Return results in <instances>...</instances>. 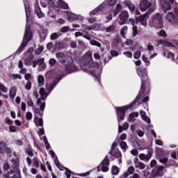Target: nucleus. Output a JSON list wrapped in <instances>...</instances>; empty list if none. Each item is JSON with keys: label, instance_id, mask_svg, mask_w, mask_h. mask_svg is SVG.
<instances>
[{"label": "nucleus", "instance_id": "obj_17", "mask_svg": "<svg viewBox=\"0 0 178 178\" xmlns=\"http://www.w3.org/2000/svg\"><path fill=\"white\" fill-rule=\"evenodd\" d=\"M16 92H17V88L16 86H12L10 88L9 95L10 98L11 99H15V97H16Z\"/></svg>", "mask_w": 178, "mask_h": 178}, {"label": "nucleus", "instance_id": "obj_40", "mask_svg": "<svg viewBox=\"0 0 178 178\" xmlns=\"http://www.w3.org/2000/svg\"><path fill=\"white\" fill-rule=\"evenodd\" d=\"M0 91L2 92H8V88L2 83H0Z\"/></svg>", "mask_w": 178, "mask_h": 178}, {"label": "nucleus", "instance_id": "obj_41", "mask_svg": "<svg viewBox=\"0 0 178 178\" xmlns=\"http://www.w3.org/2000/svg\"><path fill=\"white\" fill-rule=\"evenodd\" d=\"M127 29H128L127 26H124L120 31V34L123 38H126L125 31H127Z\"/></svg>", "mask_w": 178, "mask_h": 178}, {"label": "nucleus", "instance_id": "obj_46", "mask_svg": "<svg viewBox=\"0 0 178 178\" xmlns=\"http://www.w3.org/2000/svg\"><path fill=\"white\" fill-rule=\"evenodd\" d=\"M132 34H133V37H136V35H137V34H138V29L137 26H134L133 27Z\"/></svg>", "mask_w": 178, "mask_h": 178}, {"label": "nucleus", "instance_id": "obj_3", "mask_svg": "<svg viewBox=\"0 0 178 178\" xmlns=\"http://www.w3.org/2000/svg\"><path fill=\"white\" fill-rule=\"evenodd\" d=\"M140 101V99H137V96L136 99L129 104L124 106L117 107L116 108V113L117 118L118 120V123L124 120V118H126V111H129V109H131L137 102Z\"/></svg>", "mask_w": 178, "mask_h": 178}, {"label": "nucleus", "instance_id": "obj_10", "mask_svg": "<svg viewBox=\"0 0 178 178\" xmlns=\"http://www.w3.org/2000/svg\"><path fill=\"white\" fill-rule=\"evenodd\" d=\"M152 154H154V149L149 147L147 149V154L145 155L144 154H140L139 155V159H140V161H146L147 162H148V161L151 159Z\"/></svg>", "mask_w": 178, "mask_h": 178}, {"label": "nucleus", "instance_id": "obj_18", "mask_svg": "<svg viewBox=\"0 0 178 178\" xmlns=\"http://www.w3.org/2000/svg\"><path fill=\"white\" fill-rule=\"evenodd\" d=\"M34 123L35 126H39L40 127H44V121L42 118H38V117H35Z\"/></svg>", "mask_w": 178, "mask_h": 178}, {"label": "nucleus", "instance_id": "obj_59", "mask_svg": "<svg viewBox=\"0 0 178 178\" xmlns=\"http://www.w3.org/2000/svg\"><path fill=\"white\" fill-rule=\"evenodd\" d=\"M38 133L39 137H41V136H44V134H45V131L44 130V127H42V129H39V131Z\"/></svg>", "mask_w": 178, "mask_h": 178}, {"label": "nucleus", "instance_id": "obj_14", "mask_svg": "<svg viewBox=\"0 0 178 178\" xmlns=\"http://www.w3.org/2000/svg\"><path fill=\"white\" fill-rule=\"evenodd\" d=\"M125 5L129 8L131 13H134V12H136V6L131 1L126 0Z\"/></svg>", "mask_w": 178, "mask_h": 178}, {"label": "nucleus", "instance_id": "obj_55", "mask_svg": "<svg viewBox=\"0 0 178 178\" xmlns=\"http://www.w3.org/2000/svg\"><path fill=\"white\" fill-rule=\"evenodd\" d=\"M65 175L67 178H70L72 177V172L69 170V168H65Z\"/></svg>", "mask_w": 178, "mask_h": 178}, {"label": "nucleus", "instance_id": "obj_56", "mask_svg": "<svg viewBox=\"0 0 178 178\" xmlns=\"http://www.w3.org/2000/svg\"><path fill=\"white\" fill-rule=\"evenodd\" d=\"M4 152H6V154L9 155L10 156H12V150L10 149V147H6V149H4Z\"/></svg>", "mask_w": 178, "mask_h": 178}, {"label": "nucleus", "instance_id": "obj_53", "mask_svg": "<svg viewBox=\"0 0 178 178\" xmlns=\"http://www.w3.org/2000/svg\"><path fill=\"white\" fill-rule=\"evenodd\" d=\"M3 169L6 172V170H9V169H10V165H9L8 163H5L3 165Z\"/></svg>", "mask_w": 178, "mask_h": 178}, {"label": "nucleus", "instance_id": "obj_29", "mask_svg": "<svg viewBox=\"0 0 178 178\" xmlns=\"http://www.w3.org/2000/svg\"><path fill=\"white\" fill-rule=\"evenodd\" d=\"M6 148V143L1 142L0 143V154H3V152H5Z\"/></svg>", "mask_w": 178, "mask_h": 178}, {"label": "nucleus", "instance_id": "obj_27", "mask_svg": "<svg viewBox=\"0 0 178 178\" xmlns=\"http://www.w3.org/2000/svg\"><path fill=\"white\" fill-rule=\"evenodd\" d=\"M102 165H106V166H109L110 165V161H109V157L108 156H106L104 159V160L101 163Z\"/></svg>", "mask_w": 178, "mask_h": 178}, {"label": "nucleus", "instance_id": "obj_48", "mask_svg": "<svg viewBox=\"0 0 178 178\" xmlns=\"http://www.w3.org/2000/svg\"><path fill=\"white\" fill-rule=\"evenodd\" d=\"M167 58L168 59H172V60H175V54L170 51H169L167 54Z\"/></svg>", "mask_w": 178, "mask_h": 178}, {"label": "nucleus", "instance_id": "obj_16", "mask_svg": "<svg viewBox=\"0 0 178 178\" xmlns=\"http://www.w3.org/2000/svg\"><path fill=\"white\" fill-rule=\"evenodd\" d=\"M109 154L111 155V156H114L115 158H120V159H122V153L118 149L111 150L109 152Z\"/></svg>", "mask_w": 178, "mask_h": 178}, {"label": "nucleus", "instance_id": "obj_50", "mask_svg": "<svg viewBox=\"0 0 178 178\" xmlns=\"http://www.w3.org/2000/svg\"><path fill=\"white\" fill-rule=\"evenodd\" d=\"M70 28L69 26H63L61 29H60V32L61 33H67V31H70Z\"/></svg>", "mask_w": 178, "mask_h": 178}, {"label": "nucleus", "instance_id": "obj_19", "mask_svg": "<svg viewBox=\"0 0 178 178\" xmlns=\"http://www.w3.org/2000/svg\"><path fill=\"white\" fill-rule=\"evenodd\" d=\"M39 94L41 95L42 101H45V99H47V97H48V93L45 92V88H40L39 90Z\"/></svg>", "mask_w": 178, "mask_h": 178}, {"label": "nucleus", "instance_id": "obj_13", "mask_svg": "<svg viewBox=\"0 0 178 178\" xmlns=\"http://www.w3.org/2000/svg\"><path fill=\"white\" fill-rule=\"evenodd\" d=\"M167 19L170 23H177V18L173 13H168L167 15Z\"/></svg>", "mask_w": 178, "mask_h": 178}, {"label": "nucleus", "instance_id": "obj_45", "mask_svg": "<svg viewBox=\"0 0 178 178\" xmlns=\"http://www.w3.org/2000/svg\"><path fill=\"white\" fill-rule=\"evenodd\" d=\"M116 2H118V0H110L107 5L108 6H115L116 5Z\"/></svg>", "mask_w": 178, "mask_h": 178}, {"label": "nucleus", "instance_id": "obj_37", "mask_svg": "<svg viewBox=\"0 0 178 178\" xmlns=\"http://www.w3.org/2000/svg\"><path fill=\"white\" fill-rule=\"evenodd\" d=\"M58 8H60L61 9H69V5L62 0Z\"/></svg>", "mask_w": 178, "mask_h": 178}, {"label": "nucleus", "instance_id": "obj_8", "mask_svg": "<svg viewBox=\"0 0 178 178\" xmlns=\"http://www.w3.org/2000/svg\"><path fill=\"white\" fill-rule=\"evenodd\" d=\"M164 169L165 167L163 165L154 167L152 170L150 178L162 177Z\"/></svg>", "mask_w": 178, "mask_h": 178}, {"label": "nucleus", "instance_id": "obj_12", "mask_svg": "<svg viewBox=\"0 0 178 178\" xmlns=\"http://www.w3.org/2000/svg\"><path fill=\"white\" fill-rule=\"evenodd\" d=\"M151 6V3L148 0H141L140 3V10L141 12H145Z\"/></svg>", "mask_w": 178, "mask_h": 178}, {"label": "nucleus", "instance_id": "obj_64", "mask_svg": "<svg viewBox=\"0 0 178 178\" xmlns=\"http://www.w3.org/2000/svg\"><path fill=\"white\" fill-rule=\"evenodd\" d=\"M47 48L49 51H51L54 48V43L52 42H49L47 44Z\"/></svg>", "mask_w": 178, "mask_h": 178}, {"label": "nucleus", "instance_id": "obj_15", "mask_svg": "<svg viewBox=\"0 0 178 178\" xmlns=\"http://www.w3.org/2000/svg\"><path fill=\"white\" fill-rule=\"evenodd\" d=\"M67 15L69 22H74V20H79V16L72 12H67Z\"/></svg>", "mask_w": 178, "mask_h": 178}, {"label": "nucleus", "instance_id": "obj_62", "mask_svg": "<svg viewBox=\"0 0 178 178\" xmlns=\"http://www.w3.org/2000/svg\"><path fill=\"white\" fill-rule=\"evenodd\" d=\"M171 158L172 159H175V161H177V153L176 152L173 151L171 153Z\"/></svg>", "mask_w": 178, "mask_h": 178}, {"label": "nucleus", "instance_id": "obj_30", "mask_svg": "<svg viewBox=\"0 0 178 178\" xmlns=\"http://www.w3.org/2000/svg\"><path fill=\"white\" fill-rule=\"evenodd\" d=\"M42 51H44V46H39V47L35 50V55H41Z\"/></svg>", "mask_w": 178, "mask_h": 178}, {"label": "nucleus", "instance_id": "obj_25", "mask_svg": "<svg viewBox=\"0 0 178 178\" xmlns=\"http://www.w3.org/2000/svg\"><path fill=\"white\" fill-rule=\"evenodd\" d=\"M44 81H45V79H44V76L38 75V83L39 84V87H42V86H44Z\"/></svg>", "mask_w": 178, "mask_h": 178}, {"label": "nucleus", "instance_id": "obj_26", "mask_svg": "<svg viewBox=\"0 0 178 178\" xmlns=\"http://www.w3.org/2000/svg\"><path fill=\"white\" fill-rule=\"evenodd\" d=\"M63 0H50V2L55 6V8H59Z\"/></svg>", "mask_w": 178, "mask_h": 178}, {"label": "nucleus", "instance_id": "obj_21", "mask_svg": "<svg viewBox=\"0 0 178 178\" xmlns=\"http://www.w3.org/2000/svg\"><path fill=\"white\" fill-rule=\"evenodd\" d=\"M159 43L161 44V45H163V47H172V48H175V44L167 40H161L159 41Z\"/></svg>", "mask_w": 178, "mask_h": 178}, {"label": "nucleus", "instance_id": "obj_22", "mask_svg": "<svg viewBox=\"0 0 178 178\" xmlns=\"http://www.w3.org/2000/svg\"><path fill=\"white\" fill-rule=\"evenodd\" d=\"M102 10V7L98 6L90 13V16H95V15H99V13Z\"/></svg>", "mask_w": 178, "mask_h": 178}, {"label": "nucleus", "instance_id": "obj_63", "mask_svg": "<svg viewBox=\"0 0 178 178\" xmlns=\"http://www.w3.org/2000/svg\"><path fill=\"white\" fill-rule=\"evenodd\" d=\"M166 31L165 30H161L159 31V36L160 37H167Z\"/></svg>", "mask_w": 178, "mask_h": 178}, {"label": "nucleus", "instance_id": "obj_6", "mask_svg": "<svg viewBox=\"0 0 178 178\" xmlns=\"http://www.w3.org/2000/svg\"><path fill=\"white\" fill-rule=\"evenodd\" d=\"M152 24L154 26V27H156V29L163 28V19L161 13H157L153 16L152 19Z\"/></svg>", "mask_w": 178, "mask_h": 178}, {"label": "nucleus", "instance_id": "obj_7", "mask_svg": "<svg viewBox=\"0 0 178 178\" xmlns=\"http://www.w3.org/2000/svg\"><path fill=\"white\" fill-rule=\"evenodd\" d=\"M154 13V9L149 8L148 11L143 16L136 17V23H140L144 27H147V19Z\"/></svg>", "mask_w": 178, "mask_h": 178}, {"label": "nucleus", "instance_id": "obj_39", "mask_svg": "<svg viewBox=\"0 0 178 178\" xmlns=\"http://www.w3.org/2000/svg\"><path fill=\"white\" fill-rule=\"evenodd\" d=\"M56 56L58 59H65V58H67V57L65 58V53H63V52L56 53Z\"/></svg>", "mask_w": 178, "mask_h": 178}, {"label": "nucleus", "instance_id": "obj_4", "mask_svg": "<svg viewBox=\"0 0 178 178\" xmlns=\"http://www.w3.org/2000/svg\"><path fill=\"white\" fill-rule=\"evenodd\" d=\"M60 63L61 65H65V72L68 74L73 73V72H77V66L73 64V58L72 57H66L65 58L60 59Z\"/></svg>", "mask_w": 178, "mask_h": 178}, {"label": "nucleus", "instance_id": "obj_49", "mask_svg": "<svg viewBox=\"0 0 178 178\" xmlns=\"http://www.w3.org/2000/svg\"><path fill=\"white\" fill-rule=\"evenodd\" d=\"M134 57L135 59H140V58L141 57V52L136 51L134 54Z\"/></svg>", "mask_w": 178, "mask_h": 178}, {"label": "nucleus", "instance_id": "obj_44", "mask_svg": "<svg viewBox=\"0 0 178 178\" xmlns=\"http://www.w3.org/2000/svg\"><path fill=\"white\" fill-rule=\"evenodd\" d=\"M115 29V25H111L108 27L106 28V33H111V31H113Z\"/></svg>", "mask_w": 178, "mask_h": 178}, {"label": "nucleus", "instance_id": "obj_28", "mask_svg": "<svg viewBox=\"0 0 178 178\" xmlns=\"http://www.w3.org/2000/svg\"><path fill=\"white\" fill-rule=\"evenodd\" d=\"M62 48H63V42H57L54 45L55 51H59V50L62 49Z\"/></svg>", "mask_w": 178, "mask_h": 178}, {"label": "nucleus", "instance_id": "obj_33", "mask_svg": "<svg viewBox=\"0 0 178 178\" xmlns=\"http://www.w3.org/2000/svg\"><path fill=\"white\" fill-rule=\"evenodd\" d=\"M116 175H119V168L118 166H113L112 175L116 176Z\"/></svg>", "mask_w": 178, "mask_h": 178}, {"label": "nucleus", "instance_id": "obj_58", "mask_svg": "<svg viewBox=\"0 0 178 178\" xmlns=\"http://www.w3.org/2000/svg\"><path fill=\"white\" fill-rule=\"evenodd\" d=\"M27 105L28 106H31V108H33V106H34V102H33V99H28Z\"/></svg>", "mask_w": 178, "mask_h": 178}, {"label": "nucleus", "instance_id": "obj_60", "mask_svg": "<svg viewBox=\"0 0 178 178\" xmlns=\"http://www.w3.org/2000/svg\"><path fill=\"white\" fill-rule=\"evenodd\" d=\"M13 177L15 178H22V174H20V171L19 170H17L16 174H15Z\"/></svg>", "mask_w": 178, "mask_h": 178}, {"label": "nucleus", "instance_id": "obj_31", "mask_svg": "<svg viewBox=\"0 0 178 178\" xmlns=\"http://www.w3.org/2000/svg\"><path fill=\"white\" fill-rule=\"evenodd\" d=\"M25 12H26V22H29V18L31 16V11L30 10V7H26L25 6Z\"/></svg>", "mask_w": 178, "mask_h": 178}, {"label": "nucleus", "instance_id": "obj_54", "mask_svg": "<svg viewBox=\"0 0 178 178\" xmlns=\"http://www.w3.org/2000/svg\"><path fill=\"white\" fill-rule=\"evenodd\" d=\"M49 65H50V66H54V65H56V60H55V58H51L49 60Z\"/></svg>", "mask_w": 178, "mask_h": 178}, {"label": "nucleus", "instance_id": "obj_23", "mask_svg": "<svg viewBox=\"0 0 178 178\" xmlns=\"http://www.w3.org/2000/svg\"><path fill=\"white\" fill-rule=\"evenodd\" d=\"M120 10H122V5L118 3L117 4L115 10H113V16L116 17V16H118V15H119V13H120Z\"/></svg>", "mask_w": 178, "mask_h": 178}, {"label": "nucleus", "instance_id": "obj_42", "mask_svg": "<svg viewBox=\"0 0 178 178\" xmlns=\"http://www.w3.org/2000/svg\"><path fill=\"white\" fill-rule=\"evenodd\" d=\"M90 44L91 45H95V47H98L99 48H101L102 47L101 43L97 40H91Z\"/></svg>", "mask_w": 178, "mask_h": 178}, {"label": "nucleus", "instance_id": "obj_43", "mask_svg": "<svg viewBox=\"0 0 178 178\" xmlns=\"http://www.w3.org/2000/svg\"><path fill=\"white\" fill-rule=\"evenodd\" d=\"M135 168H136V169H145V164L140 162L138 165H135Z\"/></svg>", "mask_w": 178, "mask_h": 178}, {"label": "nucleus", "instance_id": "obj_1", "mask_svg": "<svg viewBox=\"0 0 178 178\" xmlns=\"http://www.w3.org/2000/svg\"><path fill=\"white\" fill-rule=\"evenodd\" d=\"M137 74L141 80L140 90L137 95V99H140L145 91L147 95L149 94V91H151V82H149L147 69L139 67L137 69Z\"/></svg>", "mask_w": 178, "mask_h": 178}, {"label": "nucleus", "instance_id": "obj_34", "mask_svg": "<svg viewBox=\"0 0 178 178\" xmlns=\"http://www.w3.org/2000/svg\"><path fill=\"white\" fill-rule=\"evenodd\" d=\"M120 147L123 149L124 151H126L129 147H127V143L125 141H121L120 143Z\"/></svg>", "mask_w": 178, "mask_h": 178}, {"label": "nucleus", "instance_id": "obj_38", "mask_svg": "<svg viewBox=\"0 0 178 178\" xmlns=\"http://www.w3.org/2000/svg\"><path fill=\"white\" fill-rule=\"evenodd\" d=\"M47 32L45 31L40 32V38L41 41H45V39L47 38Z\"/></svg>", "mask_w": 178, "mask_h": 178}, {"label": "nucleus", "instance_id": "obj_51", "mask_svg": "<svg viewBox=\"0 0 178 178\" xmlns=\"http://www.w3.org/2000/svg\"><path fill=\"white\" fill-rule=\"evenodd\" d=\"M12 79L13 80H16L17 79H22V75L19 74H12Z\"/></svg>", "mask_w": 178, "mask_h": 178}, {"label": "nucleus", "instance_id": "obj_52", "mask_svg": "<svg viewBox=\"0 0 178 178\" xmlns=\"http://www.w3.org/2000/svg\"><path fill=\"white\" fill-rule=\"evenodd\" d=\"M58 37H59V35H58V33H53L50 35V39L51 40H56L58 38Z\"/></svg>", "mask_w": 178, "mask_h": 178}, {"label": "nucleus", "instance_id": "obj_20", "mask_svg": "<svg viewBox=\"0 0 178 178\" xmlns=\"http://www.w3.org/2000/svg\"><path fill=\"white\" fill-rule=\"evenodd\" d=\"M35 12L39 19L44 17V14L42 11H41V8H40L39 6H37L36 7H35Z\"/></svg>", "mask_w": 178, "mask_h": 178}, {"label": "nucleus", "instance_id": "obj_61", "mask_svg": "<svg viewBox=\"0 0 178 178\" xmlns=\"http://www.w3.org/2000/svg\"><path fill=\"white\" fill-rule=\"evenodd\" d=\"M34 112L36 115H39L41 118H42V113H41V111H40V108H34Z\"/></svg>", "mask_w": 178, "mask_h": 178}, {"label": "nucleus", "instance_id": "obj_36", "mask_svg": "<svg viewBox=\"0 0 178 178\" xmlns=\"http://www.w3.org/2000/svg\"><path fill=\"white\" fill-rule=\"evenodd\" d=\"M25 154H26V155H29V156H34L33 149H31V147H29L25 150Z\"/></svg>", "mask_w": 178, "mask_h": 178}, {"label": "nucleus", "instance_id": "obj_11", "mask_svg": "<svg viewBox=\"0 0 178 178\" xmlns=\"http://www.w3.org/2000/svg\"><path fill=\"white\" fill-rule=\"evenodd\" d=\"M120 19L122 22H119L120 26H123L129 19V13L127 10H123L120 14Z\"/></svg>", "mask_w": 178, "mask_h": 178}, {"label": "nucleus", "instance_id": "obj_2", "mask_svg": "<svg viewBox=\"0 0 178 178\" xmlns=\"http://www.w3.org/2000/svg\"><path fill=\"white\" fill-rule=\"evenodd\" d=\"M33 40V31H31V26L30 24H26L25 33L21 43V45L17 50V54H21L24 50V48L29 45L30 41Z\"/></svg>", "mask_w": 178, "mask_h": 178}, {"label": "nucleus", "instance_id": "obj_32", "mask_svg": "<svg viewBox=\"0 0 178 178\" xmlns=\"http://www.w3.org/2000/svg\"><path fill=\"white\" fill-rule=\"evenodd\" d=\"M60 80V79H58V80L57 79H55L54 81V82L52 83V84L50 85V87H49V90L50 91H52V90H54V88H55V87L56 86V84H58V83H59V81Z\"/></svg>", "mask_w": 178, "mask_h": 178}, {"label": "nucleus", "instance_id": "obj_47", "mask_svg": "<svg viewBox=\"0 0 178 178\" xmlns=\"http://www.w3.org/2000/svg\"><path fill=\"white\" fill-rule=\"evenodd\" d=\"M175 163H176V161H175L174 160H170L168 163H166L165 164L166 168H169V166H173Z\"/></svg>", "mask_w": 178, "mask_h": 178}, {"label": "nucleus", "instance_id": "obj_9", "mask_svg": "<svg viewBox=\"0 0 178 178\" xmlns=\"http://www.w3.org/2000/svg\"><path fill=\"white\" fill-rule=\"evenodd\" d=\"M45 59L44 58L39 60H35L33 62V67H37V65H39V67L41 70H45L47 69V64L44 62Z\"/></svg>", "mask_w": 178, "mask_h": 178}, {"label": "nucleus", "instance_id": "obj_35", "mask_svg": "<svg viewBox=\"0 0 178 178\" xmlns=\"http://www.w3.org/2000/svg\"><path fill=\"white\" fill-rule=\"evenodd\" d=\"M33 165L34 168H40V161L36 157H34L33 159Z\"/></svg>", "mask_w": 178, "mask_h": 178}, {"label": "nucleus", "instance_id": "obj_24", "mask_svg": "<svg viewBox=\"0 0 178 178\" xmlns=\"http://www.w3.org/2000/svg\"><path fill=\"white\" fill-rule=\"evenodd\" d=\"M163 9L164 10L165 13H166L167 10H170L171 6L169 2L168 1H164L163 5H162Z\"/></svg>", "mask_w": 178, "mask_h": 178}, {"label": "nucleus", "instance_id": "obj_57", "mask_svg": "<svg viewBox=\"0 0 178 178\" xmlns=\"http://www.w3.org/2000/svg\"><path fill=\"white\" fill-rule=\"evenodd\" d=\"M26 120H31L33 119V114L31 112H28L26 114Z\"/></svg>", "mask_w": 178, "mask_h": 178}, {"label": "nucleus", "instance_id": "obj_5", "mask_svg": "<svg viewBox=\"0 0 178 178\" xmlns=\"http://www.w3.org/2000/svg\"><path fill=\"white\" fill-rule=\"evenodd\" d=\"M156 156L157 159L159 161L160 163H168V152L165 151L163 148L157 147L155 150Z\"/></svg>", "mask_w": 178, "mask_h": 178}]
</instances>
